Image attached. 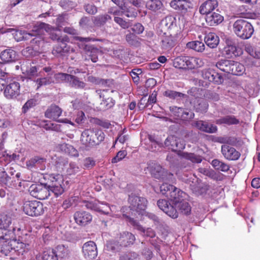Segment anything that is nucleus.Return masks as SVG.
<instances>
[{
    "label": "nucleus",
    "instance_id": "1",
    "mask_svg": "<svg viewBox=\"0 0 260 260\" xmlns=\"http://www.w3.org/2000/svg\"><path fill=\"white\" fill-rule=\"evenodd\" d=\"M32 31L39 35H43L45 31L48 32L49 38L53 41H56L58 42L63 43L68 41L67 36L61 37L60 34L57 32L56 29L44 22H37L34 26Z\"/></svg>",
    "mask_w": 260,
    "mask_h": 260
},
{
    "label": "nucleus",
    "instance_id": "2",
    "mask_svg": "<svg viewBox=\"0 0 260 260\" xmlns=\"http://www.w3.org/2000/svg\"><path fill=\"white\" fill-rule=\"evenodd\" d=\"M128 202L129 205V210L132 211V214L131 215L129 213H125V214L129 215L131 217H132L131 215H135L136 213L139 215H143L148 203V201L145 198L132 193L129 196Z\"/></svg>",
    "mask_w": 260,
    "mask_h": 260
},
{
    "label": "nucleus",
    "instance_id": "3",
    "mask_svg": "<svg viewBox=\"0 0 260 260\" xmlns=\"http://www.w3.org/2000/svg\"><path fill=\"white\" fill-rule=\"evenodd\" d=\"M233 30L238 37L244 40L250 38L254 32L251 23L243 19H238L234 22Z\"/></svg>",
    "mask_w": 260,
    "mask_h": 260
},
{
    "label": "nucleus",
    "instance_id": "4",
    "mask_svg": "<svg viewBox=\"0 0 260 260\" xmlns=\"http://www.w3.org/2000/svg\"><path fill=\"white\" fill-rule=\"evenodd\" d=\"M23 210L30 216H38L43 214L44 206L42 203L38 201H27L23 205Z\"/></svg>",
    "mask_w": 260,
    "mask_h": 260
},
{
    "label": "nucleus",
    "instance_id": "5",
    "mask_svg": "<svg viewBox=\"0 0 260 260\" xmlns=\"http://www.w3.org/2000/svg\"><path fill=\"white\" fill-rule=\"evenodd\" d=\"M148 168L151 175L154 178L159 180H168L171 179L173 176V174L169 172L157 164L152 163Z\"/></svg>",
    "mask_w": 260,
    "mask_h": 260
},
{
    "label": "nucleus",
    "instance_id": "6",
    "mask_svg": "<svg viewBox=\"0 0 260 260\" xmlns=\"http://www.w3.org/2000/svg\"><path fill=\"white\" fill-rule=\"evenodd\" d=\"M21 70L25 77L32 79L39 75V66L30 60H23L21 64Z\"/></svg>",
    "mask_w": 260,
    "mask_h": 260
},
{
    "label": "nucleus",
    "instance_id": "7",
    "mask_svg": "<svg viewBox=\"0 0 260 260\" xmlns=\"http://www.w3.org/2000/svg\"><path fill=\"white\" fill-rule=\"evenodd\" d=\"M44 184H32L29 187V191L31 195L35 198L44 200L50 196V190Z\"/></svg>",
    "mask_w": 260,
    "mask_h": 260
},
{
    "label": "nucleus",
    "instance_id": "8",
    "mask_svg": "<svg viewBox=\"0 0 260 260\" xmlns=\"http://www.w3.org/2000/svg\"><path fill=\"white\" fill-rule=\"evenodd\" d=\"M185 146L183 140L173 135L168 136L164 142V147L172 151H178V153L181 152V150L185 148Z\"/></svg>",
    "mask_w": 260,
    "mask_h": 260
},
{
    "label": "nucleus",
    "instance_id": "9",
    "mask_svg": "<svg viewBox=\"0 0 260 260\" xmlns=\"http://www.w3.org/2000/svg\"><path fill=\"white\" fill-rule=\"evenodd\" d=\"M165 32L164 35L161 37L160 46L162 49L165 50H170L173 48L177 44V37L173 32Z\"/></svg>",
    "mask_w": 260,
    "mask_h": 260
},
{
    "label": "nucleus",
    "instance_id": "10",
    "mask_svg": "<svg viewBox=\"0 0 260 260\" xmlns=\"http://www.w3.org/2000/svg\"><path fill=\"white\" fill-rule=\"evenodd\" d=\"M82 252L85 260H93L98 255L97 247L93 241H89L82 246Z\"/></svg>",
    "mask_w": 260,
    "mask_h": 260
},
{
    "label": "nucleus",
    "instance_id": "11",
    "mask_svg": "<svg viewBox=\"0 0 260 260\" xmlns=\"http://www.w3.org/2000/svg\"><path fill=\"white\" fill-rule=\"evenodd\" d=\"M20 84L16 81H13L6 86L4 94L8 99L16 98L20 94Z\"/></svg>",
    "mask_w": 260,
    "mask_h": 260
},
{
    "label": "nucleus",
    "instance_id": "12",
    "mask_svg": "<svg viewBox=\"0 0 260 260\" xmlns=\"http://www.w3.org/2000/svg\"><path fill=\"white\" fill-rule=\"evenodd\" d=\"M157 205L159 208L166 213L168 216L172 218H177L178 216V212L174 205H171L166 200H159L157 201Z\"/></svg>",
    "mask_w": 260,
    "mask_h": 260
},
{
    "label": "nucleus",
    "instance_id": "13",
    "mask_svg": "<svg viewBox=\"0 0 260 260\" xmlns=\"http://www.w3.org/2000/svg\"><path fill=\"white\" fill-rule=\"evenodd\" d=\"M75 222L80 226H85L90 223L92 220V215L85 211H76L74 214Z\"/></svg>",
    "mask_w": 260,
    "mask_h": 260
},
{
    "label": "nucleus",
    "instance_id": "14",
    "mask_svg": "<svg viewBox=\"0 0 260 260\" xmlns=\"http://www.w3.org/2000/svg\"><path fill=\"white\" fill-rule=\"evenodd\" d=\"M221 151L224 157L229 160H237L241 156V153L235 148L226 144L221 146Z\"/></svg>",
    "mask_w": 260,
    "mask_h": 260
},
{
    "label": "nucleus",
    "instance_id": "15",
    "mask_svg": "<svg viewBox=\"0 0 260 260\" xmlns=\"http://www.w3.org/2000/svg\"><path fill=\"white\" fill-rule=\"evenodd\" d=\"M123 216L127 218V221L136 229L142 232L147 237L153 238L155 236V232L152 229L148 228L145 230L143 227L140 224L138 221L134 220L133 218L131 217L129 215L124 214Z\"/></svg>",
    "mask_w": 260,
    "mask_h": 260
},
{
    "label": "nucleus",
    "instance_id": "16",
    "mask_svg": "<svg viewBox=\"0 0 260 260\" xmlns=\"http://www.w3.org/2000/svg\"><path fill=\"white\" fill-rule=\"evenodd\" d=\"M192 125L197 127L201 131L207 133H215L217 131V127L216 125L203 120L194 121L192 123Z\"/></svg>",
    "mask_w": 260,
    "mask_h": 260
},
{
    "label": "nucleus",
    "instance_id": "17",
    "mask_svg": "<svg viewBox=\"0 0 260 260\" xmlns=\"http://www.w3.org/2000/svg\"><path fill=\"white\" fill-rule=\"evenodd\" d=\"M46 161L45 158L40 156H35L26 161V165L28 169L40 168L41 170H43Z\"/></svg>",
    "mask_w": 260,
    "mask_h": 260
},
{
    "label": "nucleus",
    "instance_id": "18",
    "mask_svg": "<svg viewBox=\"0 0 260 260\" xmlns=\"http://www.w3.org/2000/svg\"><path fill=\"white\" fill-rule=\"evenodd\" d=\"M218 6L217 0H207L201 5L199 11L202 15H208Z\"/></svg>",
    "mask_w": 260,
    "mask_h": 260
},
{
    "label": "nucleus",
    "instance_id": "19",
    "mask_svg": "<svg viewBox=\"0 0 260 260\" xmlns=\"http://www.w3.org/2000/svg\"><path fill=\"white\" fill-rule=\"evenodd\" d=\"M170 6L175 10L186 11L188 9L192 8V4L187 0H173L171 2Z\"/></svg>",
    "mask_w": 260,
    "mask_h": 260
},
{
    "label": "nucleus",
    "instance_id": "20",
    "mask_svg": "<svg viewBox=\"0 0 260 260\" xmlns=\"http://www.w3.org/2000/svg\"><path fill=\"white\" fill-rule=\"evenodd\" d=\"M61 113V109L58 106L52 104L46 111L45 116L46 118L57 121Z\"/></svg>",
    "mask_w": 260,
    "mask_h": 260
},
{
    "label": "nucleus",
    "instance_id": "21",
    "mask_svg": "<svg viewBox=\"0 0 260 260\" xmlns=\"http://www.w3.org/2000/svg\"><path fill=\"white\" fill-rule=\"evenodd\" d=\"M135 241V236L129 232H123L120 234L118 241L122 247L132 245Z\"/></svg>",
    "mask_w": 260,
    "mask_h": 260
},
{
    "label": "nucleus",
    "instance_id": "22",
    "mask_svg": "<svg viewBox=\"0 0 260 260\" xmlns=\"http://www.w3.org/2000/svg\"><path fill=\"white\" fill-rule=\"evenodd\" d=\"M48 181L45 183V185L48 188H54L56 186H63V179L61 176L59 175H50L48 177Z\"/></svg>",
    "mask_w": 260,
    "mask_h": 260
},
{
    "label": "nucleus",
    "instance_id": "23",
    "mask_svg": "<svg viewBox=\"0 0 260 260\" xmlns=\"http://www.w3.org/2000/svg\"><path fill=\"white\" fill-rule=\"evenodd\" d=\"M186 193L180 189L175 187V189H173L170 192V196L168 199L173 202V205L175 204L181 202L185 198Z\"/></svg>",
    "mask_w": 260,
    "mask_h": 260
},
{
    "label": "nucleus",
    "instance_id": "24",
    "mask_svg": "<svg viewBox=\"0 0 260 260\" xmlns=\"http://www.w3.org/2000/svg\"><path fill=\"white\" fill-rule=\"evenodd\" d=\"M223 20V17L217 12H211L206 15V21L210 26L216 25Z\"/></svg>",
    "mask_w": 260,
    "mask_h": 260
},
{
    "label": "nucleus",
    "instance_id": "25",
    "mask_svg": "<svg viewBox=\"0 0 260 260\" xmlns=\"http://www.w3.org/2000/svg\"><path fill=\"white\" fill-rule=\"evenodd\" d=\"M0 57L3 62L9 63L17 59V54L14 50L7 49L1 52Z\"/></svg>",
    "mask_w": 260,
    "mask_h": 260
},
{
    "label": "nucleus",
    "instance_id": "26",
    "mask_svg": "<svg viewBox=\"0 0 260 260\" xmlns=\"http://www.w3.org/2000/svg\"><path fill=\"white\" fill-rule=\"evenodd\" d=\"M161 26L164 28H166L169 32H173L177 29L176 23L175 22V18L172 16H167L161 21Z\"/></svg>",
    "mask_w": 260,
    "mask_h": 260
},
{
    "label": "nucleus",
    "instance_id": "27",
    "mask_svg": "<svg viewBox=\"0 0 260 260\" xmlns=\"http://www.w3.org/2000/svg\"><path fill=\"white\" fill-rule=\"evenodd\" d=\"M204 41L208 47L215 48L219 44V38L215 34L210 32L205 36Z\"/></svg>",
    "mask_w": 260,
    "mask_h": 260
},
{
    "label": "nucleus",
    "instance_id": "28",
    "mask_svg": "<svg viewBox=\"0 0 260 260\" xmlns=\"http://www.w3.org/2000/svg\"><path fill=\"white\" fill-rule=\"evenodd\" d=\"M192 192L197 196H203L206 193L209 189V186L206 184L198 183L190 185Z\"/></svg>",
    "mask_w": 260,
    "mask_h": 260
},
{
    "label": "nucleus",
    "instance_id": "29",
    "mask_svg": "<svg viewBox=\"0 0 260 260\" xmlns=\"http://www.w3.org/2000/svg\"><path fill=\"white\" fill-rule=\"evenodd\" d=\"M93 135V129H85L81 134V142L85 146H91Z\"/></svg>",
    "mask_w": 260,
    "mask_h": 260
},
{
    "label": "nucleus",
    "instance_id": "30",
    "mask_svg": "<svg viewBox=\"0 0 260 260\" xmlns=\"http://www.w3.org/2000/svg\"><path fill=\"white\" fill-rule=\"evenodd\" d=\"M69 85L74 88L84 89L86 83L81 81L78 77L71 75L68 83Z\"/></svg>",
    "mask_w": 260,
    "mask_h": 260
},
{
    "label": "nucleus",
    "instance_id": "31",
    "mask_svg": "<svg viewBox=\"0 0 260 260\" xmlns=\"http://www.w3.org/2000/svg\"><path fill=\"white\" fill-rule=\"evenodd\" d=\"M84 49L87 51V54L93 62H96L98 60V55L100 53V50L93 46L88 44L85 45Z\"/></svg>",
    "mask_w": 260,
    "mask_h": 260
},
{
    "label": "nucleus",
    "instance_id": "32",
    "mask_svg": "<svg viewBox=\"0 0 260 260\" xmlns=\"http://www.w3.org/2000/svg\"><path fill=\"white\" fill-rule=\"evenodd\" d=\"M88 81L93 84L103 87L110 86L111 84H113V80L104 79L92 76L88 77Z\"/></svg>",
    "mask_w": 260,
    "mask_h": 260
},
{
    "label": "nucleus",
    "instance_id": "33",
    "mask_svg": "<svg viewBox=\"0 0 260 260\" xmlns=\"http://www.w3.org/2000/svg\"><path fill=\"white\" fill-rule=\"evenodd\" d=\"M182 214L188 215L191 213V207L189 204L184 200L174 205Z\"/></svg>",
    "mask_w": 260,
    "mask_h": 260
},
{
    "label": "nucleus",
    "instance_id": "34",
    "mask_svg": "<svg viewBox=\"0 0 260 260\" xmlns=\"http://www.w3.org/2000/svg\"><path fill=\"white\" fill-rule=\"evenodd\" d=\"M233 60L220 59L216 63V67L222 72L230 74Z\"/></svg>",
    "mask_w": 260,
    "mask_h": 260
},
{
    "label": "nucleus",
    "instance_id": "35",
    "mask_svg": "<svg viewBox=\"0 0 260 260\" xmlns=\"http://www.w3.org/2000/svg\"><path fill=\"white\" fill-rule=\"evenodd\" d=\"M178 155L182 157L191 161L193 163H200L202 161V157L193 153L180 152Z\"/></svg>",
    "mask_w": 260,
    "mask_h": 260
},
{
    "label": "nucleus",
    "instance_id": "36",
    "mask_svg": "<svg viewBox=\"0 0 260 260\" xmlns=\"http://www.w3.org/2000/svg\"><path fill=\"white\" fill-rule=\"evenodd\" d=\"M215 122L217 124H226L232 125L238 124L239 120L233 115H227L217 119Z\"/></svg>",
    "mask_w": 260,
    "mask_h": 260
},
{
    "label": "nucleus",
    "instance_id": "37",
    "mask_svg": "<svg viewBox=\"0 0 260 260\" xmlns=\"http://www.w3.org/2000/svg\"><path fill=\"white\" fill-rule=\"evenodd\" d=\"M83 206H85L88 209L102 212L105 214H109V210H110V208L107 206V210H103L96 203L90 201H84Z\"/></svg>",
    "mask_w": 260,
    "mask_h": 260
},
{
    "label": "nucleus",
    "instance_id": "38",
    "mask_svg": "<svg viewBox=\"0 0 260 260\" xmlns=\"http://www.w3.org/2000/svg\"><path fill=\"white\" fill-rule=\"evenodd\" d=\"M211 164L215 170L219 171L226 172L230 169V166L228 164L218 159L212 160Z\"/></svg>",
    "mask_w": 260,
    "mask_h": 260
},
{
    "label": "nucleus",
    "instance_id": "39",
    "mask_svg": "<svg viewBox=\"0 0 260 260\" xmlns=\"http://www.w3.org/2000/svg\"><path fill=\"white\" fill-rule=\"evenodd\" d=\"M224 51L228 57L239 56L241 53L240 49L237 48L234 45H228L224 47Z\"/></svg>",
    "mask_w": 260,
    "mask_h": 260
},
{
    "label": "nucleus",
    "instance_id": "40",
    "mask_svg": "<svg viewBox=\"0 0 260 260\" xmlns=\"http://www.w3.org/2000/svg\"><path fill=\"white\" fill-rule=\"evenodd\" d=\"M36 35H37L36 32H34L32 30L31 32L28 33L25 30H19L16 31L14 36L17 41H20L23 40H29Z\"/></svg>",
    "mask_w": 260,
    "mask_h": 260
},
{
    "label": "nucleus",
    "instance_id": "41",
    "mask_svg": "<svg viewBox=\"0 0 260 260\" xmlns=\"http://www.w3.org/2000/svg\"><path fill=\"white\" fill-rule=\"evenodd\" d=\"M111 19V17L108 14L99 15L94 17L93 19V22L96 26H102L109 20Z\"/></svg>",
    "mask_w": 260,
    "mask_h": 260
},
{
    "label": "nucleus",
    "instance_id": "42",
    "mask_svg": "<svg viewBox=\"0 0 260 260\" xmlns=\"http://www.w3.org/2000/svg\"><path fill=\"white\" fill-rule=\"evenodd\" d=\"M231 67L230 74L233 75L240 76L242 75L245 71V67L243 64L233 60Z\"/></svg>",
    "mask_w": 260,
    "mask_h": 260
},
{
    "label": "nucleus",
    "instance_id": "43",
    "mask_svg": "<svg viewBox=\"0 0 260 260\" xmlns=\"http://www.w3.org/2000/svg\"><path fill=\"white\" fill-rule=\"evenodd\" d=\"M59 148L62 151L72 156L77 157L79 156L78 151L71 145L63 143L60 145Z\"/></svg>",
    "mask_w": 260,
    "mask_h": 260
},
{
    "label": "nucleus",
    "instance_id": "44",
    "mask_svg": "<svg viewBox=\"0 0 260 260\" xmlns=\"http://www.w3.org/2000/svg\"><path fill=\"white\" fill-rule=\"evenodd\" d=\"M122 247L119 243L118 240H110L107 242L106 245V249L112 252H117L119 251Z\"/></svg>",
    "mask_w": 260,
    "mask_h": 260
},
{
    "label": "nucleus",
    "instance_id": "45",
    "mask_svg": "<svg viewBox=\"0 0 260 260\" xmlns=\"http://www.w3.org/2000/svg\"><path fill=\"white\" fill-rule=\"evenodd\" d=\"M21 52L23 56L29 58L38 55L39 53V49L36 46L34 47L28 46L23 49Z\"/></svg>",
    "mask_w": 260,
    "mask_h": 260
},
{
    "label": "nucleus",
    "instance_id": "46",
    "mask_svg": "<svg viewBox=\"0 0 260 260\" xmlns=\"http://www.w3.org/2000/svg\"><path fill=\"white\" fill-rule=\"evenodd\" d=\"M11 223V217L4 214H0V229L4 230V231H7Z\"/></svg>",
    "mask_w": 260,
    "mask_h": 260
},
{
    "label": "nucleus",
    "instance_id": "47",
    "mask_svg": "<svg viewBox=\"0 0 260 260\" xmlns=\"http://www.w3.org/2000/svg\"><path fill=\"white\" fill-rule=\"evenodd\" d=\"M93 135L91 146L99 145L105 139V134L102 131L93 129Z\"/></svg>",
    "mask_w": 260,
    "mask_h": 260
},
{
    "label": "nucleus",
    "instance_id": "48",
    "mask_svg": "<svg viewBox=\"0 0 260 260\" xmlns=\"http://www.w3.org/2000/svg\"><path fill=\"white\" fill-rule=\"evenodd\" d=\"M185 69H193L199 67V59L195 57L184 56Z\"/></svg>",
    "mask_w": 260,
    "mask_h": 260
},
{
    "label": "nucleus",
    "instance_id": "49",
    "mask_svg": "<svg viewBox=\"0 0 260 260\" xmlns=\"http://www.w3.org/2000/svg\"><path fill=\"white\" fill-rule=\"evenodd\" d=\"M125 40L131 46H139L140 44V38L134 33L129 32L126 34Z\"/></svg>",
    "mask_w": 260,
    "mask_h": 260
},
{
    "label": "nucleus",
    "instance_id": "50",
    "mask_svg": "<svg viewBox=\"0 0 260 260\" xmlns=\"http://www.w3.org/2000/svg\"><path fill=\"white\" fill-rule=\"evenodd\" d=\"M186 46L188 48L193 49L198 52H202L205 50L204 44L200 41H192L187 43Z\"/></svg>",
    "mask_w": 260,
    "mask_h": 260
},
{
    "label": "nucleus",
    "instance_id": "51",
    "mask_svg": "<svg viewBox=\"0 0 260 260\" xmlns=\"http://www.w3.org/2000/svg\"><path fill=\"white\" fill-rule=\"evenodd\" d=\"M37 82L38 84V88L43 85H47L55 82L53 74H49L48 76L40 78L37 79Z\"/></svg>",
    "mask_w": 260,
    "mask_h": 260
},
{
    "label": "nucleus",
    "instance_id": "52",
    "mask_svg": "<svg viewBox=\"0 0 260 260\" xmlns=\"http://www.w3.org/2000/svg\"><path fill=\"white\" fill-rule=\"evenodd\" d=\"M146 7L153 11H156L162 8V4L161 0H149L146 3Z\"/></svg>",
    "mask_w": 260,
    "mask_h": 260
},
{
    "label": "nucleus",
    "instance_id": "53",
    "mask_svg": "<svg viewBox=\"0 0 260 260\" xmlns=\"http://www.w3.org/2000/svg\"><path fill=\"white\" fill-rule=\"evenodd\" d=\"M42 260H58V257L54 249H48L44 251Z\"/></svg>",
    "mask_w": 260,
    "mask_h": 260
},
{
    "label": "nucleus",
    "instance_id": "54",
    "mask_svg": "<svg viewBox=\"0 0 260 260\" xmlns=\"http://www.w3.org/2000/svg\"><path fill=\"white\" fill-rule=\"evenodd\" d=\"M54 250L55 251L57 257L63 258L66 257L69 254V249L68 247H66L64 245H59L57 246Z\"/></svg>",
    "mask_w": 260,
    "mask_h": 260
},
{
    "label": "nucleus",
    "instance_id": "55",
    "mask_svg": "<svg viewBox=\"0 0 260 260\" xmlns=\"http://www.w3.org/2000/svg\"><path fill=\"white\" fill-rule=\"evenodd\" d=\"M68 49L66 48L65 42L61 43V45H56L52 50V54L56 56H62L67 52Z\"/></svg>",
    "mask_w": 260,
    "mask_h": 260
},
{
    "label": "nucleus",
    "instance_id": "56",
    "mask_svg": "<svg viewBox=\"0 0 260 260\" xmlns=\"http://www.w3.org/2000/svg\"><path fill=\"white\" fill-rule=\"evenodd\" d=\"M54 80L56 82H61L68 83L71 74L67 73H59L53 74Z\"/></svg>",
    "mask_w": 260,
    "mask_h": 260
},
{
    "label": "nucleus",
    "instance_id": "57",
    "mask_svg": "<svg viewBox=\"0 0 260 260\" xmlns=\"http://www.w3.org/2000/svg\"><path fill=\"white\" fill-rule=\"evenodd\" d=\"M121 10L122 15H124L127 17L135 18L137 16V10L134 8L124 6Z\"/></svg>",
    "mask_w": 260,
    "mask_h": 260
},
{
    "label": "nucleus",
    "instance_id": "58",
    "mask_svg": "<svg viewBox=\"0 0 260 260\" xmlns=\"http://www.w3.org/2000/svg\"><path fill=\"white\" fill-rule=\"evenodd\" d=\"M173 189H175V186L168 183H163L160 186V192L168 198L170 196V192Z\"/></svg>",
    "mask_w": 260,
    "mask_h": 260
},
{
    "label": "nucleus",
    "instance_id": "59",
    "mask_svg": "<svg viewBox=\"0 0 260 260\" xmlns=\"http://www.w3.org/2000/svg\"><path fill=\"white\" fill-rule=\"evenodd\" d=\"M83 8L85 12L89 15H94L98 12V8L92 3L85 4Z\"/></svg>",
    "mask_w": 260,
    "mask_h": 260
},
{
    "label": "nucleus",
    "instance_id": "60",
    "mask_svg": "<svg viewBox=\"0 0 260 260\" xmlns=\"http://www.w3.org/2000/svg\"><path fill=\"white\" fill-rule=\"evenodd\" d=\"M164 95L172 99H175L177 98L183 97L184 94L176 91L167 90L164 92Z\"/></svg>",
    "mask_w": 260,
    "mask_h": 260
},
{
    "label": "nucleus",
    "instance_id": "61",
    "mask_svg": "<svg viewBox=\"0 0 260 260\" xmlns=\"http://www.w3.org/2000/svg\"><path fill=\"white\" fill-rule=\"evenodd\" d=\"M81 171V168L75 162H71L67 169V173L69 175H75Z\"/></svg>",
    "mask_w": 260,
    "mask_h": 260
},
{
    "label": "nucleus",
    "instance_id": "62",
    "mask_svg": "<svg viewBox=\"0 0 260 260\" xmlns=\"http://www.w3.org/2000/svg\"><path fill=\"white\" fill-rule=\"evenodd\" d=\"M184 56L176 57L173 60V66L176 68L185 69Z\"/></svg>",
    "mask_w": 260,
    "mask_h": 260
},
{
    "label": "nucleus",
    "instance_id": "63",
    "mask_svg": "<svg viewBox=\"0 0 260 260\" xmlns=\"http://www.w3.org/2000/svg\"><path fill=\"white\" fill-rule=\"evenodd\" d=\"M198 104L196 106V110L198 112H204L207 110L208 105L206 101L203 99L198 101Z\"/></svg>",
    "mask_w": 260,
    "mask_h": 260
},
{
    "label": "nucleus",
    "instance_id": "64",
    "mask_svg": "<svg viewBox=\"0 0 260 260\" xmlns=\"http://www.w3.org/2000/svg\"><path fill=\"white\" fill-rule=\"evenodd\" d=\"M139 255L136 252H129L120 256L119 260H137Z\"/></svg>",
    "mask_w": 260,
    "mask_h": 260
}]
</instances>
